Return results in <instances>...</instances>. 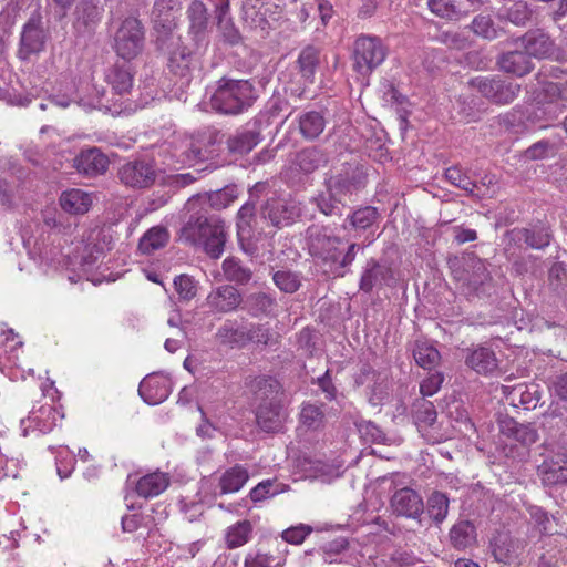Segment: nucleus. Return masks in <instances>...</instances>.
<instances>
[{"mask_svg": "<svg viewBox=\"0 0 567 567\" xmlns=\"http://www.w3.org/2000/svg\"><path fill=\"white\" fill-rule=\"evenodd\" d=\"M145 31L142 22L135 17L122 20L115 31L113 49L126 61L135 59L144 49Z\"/></svg>", "mask_w": 567, "mask_h": 567, "instance_id": "8", "label": "nucleus"}, {"mask_svg": "<svg viewBox=\"0 0 567 567\" xmlns=\"http://www.w3.org/2000/svg\"><path fill=\"white\" fill-rule=\"evenodd\" d=\"M445 178L454 186L465 190L471 195L474 194V190L477 187L476 183L463 174L458 166L449 167L445 171Z\"/></svg>", "mask_w": 567, "mask_h": 567, "instance_id": "62", "label": "nucleus"}, {"mask_svg": "<svg viewBox=\"0 0 567 567\" xmlns=\"http://www.w3.org/2000/svg\"><path fill=\"white\" fill-rule=\"evenodd\" d=\"M172 391V380L168 374L153 372L147 374L140 383L138 394L150 405L164 402Z\"/></svg>", "mask_w": 567, "mask_h": 567, "instance_id": "19", "label": "nucleus"}, {"mask_svg": "<svg viewBox=\"0 0 567 567\" xmlns=\"http://www.w3.org/2000/svg\"><path fill=\"white\" fill-rule=\"evenodd\" d=\"M548 282L553 290L564 291L567 286V265L561 261L554 262L548 270Z\"/></svg>", "mask_w": 567, "mask_h": 567, "instance_id": "63", "label": "nucleus"}, {"mask_svg": "<svg viewBox=\"0 0 567 567\" xmlns=\"http://www.w3.org/2000/svg\"><path fill=\"white\" fill-rule=\"evenodd\" d=\"M498 18L501 20L509 21L515 25L523 27L530 20L532 10L525 1L516 0L508 8L501 9Z\"/></svg>", "mask_w": 567, "mask_h": 567, "instance_id": "50", "label": "nucleus"}, {"mask_svg": "<svg viewBox=\"0 0 567 567\" xmlns=\"http://www.w3.org/2000/svg\"><path fill=\"white\" fill-rule=\"evenodd\" d=\"M261 142V131L257 123L251 127L236 131L229 135L226 145L233 155H245L252 151Z\"/></svg>", "mask_w": 567, "mask_h": 567, "instance_id": "30", "label": "nucleus"}, {"mask_svg": "<svg viewBox=\"0 0 567 567\" xmlns=\"http://www.w3.org/2000/svg\"><path fill=\"white\" fill-rule=\"evenodd\" d=\"M328 162L327 154L319 147H306L297 153L295 164L305 174H311Z\"/></svg>", "mask_w": 567, "mask_h": 567, "instance_id": "44", "label": "nucleus"}, {"mask_svg": "<svg viewBox=\"0 0 567 567\" xmlns=\"http://www.w3.org/2000/svg\"><path fill=\"white\" fill-rule=\"evenodd\" d=\"M249 480V473L243 465L227 468L219 477L220 494H231L240 491Z\"/></svg>", "mask_w": 567, "mask_h": 567, "instance_id": "42", "label": "nucleus"}, {"mask_svg": "<svg viewBox=\"0 0 567 567\" xmlns=\"http://www.w3.org/2000/svg\"><path fill=\"white\" fill-rule=\"evenodd\" d=\"M436 416L437 414L432 402L421 399L414 404L413 419L420 430L427 429L433 425Z\"/></svg>", "mask_w": 567, "mask_h": 567, "instance_id": "51", "label": "nucleus"}, {"mask_svg": "<svg viewBox=\"0 0 567 567\" xmlns=\"http://www.w3.org/2000/svg\"><path fill=\"white\" fill-rule=\"evenodd\" d=\"M221 269L225 279L238 286L248 285L254 277L252 269L237 257H227L221 264Z\"/></svg>", "mask_w": 567, "mask_h": 567, "instance_id": "37", "label": "nucleus"}, {"mask_svg": "<svg viewBox=\"0 0 567 567\" xmlns=\"http://www.w3.org/2000/svg\"><path fill=\"white\" fill-rule=\"evenodd\" d=\"M238 197V189L235 185H227L221 189L208 194L209 206L216 210L227 208Z\"/></svg>", "mask_w": 567, "mask_h": 567, "instance_id": "56", "label": "nucleus"}, {"mask_svg": "<svg viewBox=\"0 0 567 567\" xmlns=\"http://www.w3.org/2000/svg\"><path fill=\"white\" fill-rule=\"evenodd\" d=\"M477 533L470 520H460L450 529V542L455 549L463 550L476 544Z\"/></svg>", "mask_w": 567, "mask_h": 567, "instance_id": "38", "label": "nucleus"}, {"mask_svg": "<svg viewBox=\"0 0 567 567\" xmlns=\"http://www.w3.org/2000/svg\"><path fill=\"white\" fill-rule=\"evenodd\" d=\"M381 219V213L377 207L361 206L355 208L346 217L342 228L344 230H354L357 233L368 231L369 235L373 236Z\"/></svg>", "mask_w": 567, "mask_h": 567, "instance_id": "26", "label": "nucleus"}, {"mask_svg": "<svg viewBox=\"0 0 567 567\" xmlns=\"http://www.w3.org/2000/svg\"><path fill=\"white\" fill-rule=\"evenodd\" d=\"M499 431L503 435L526 446L536 443L539 439L538 431L534 424L518 423L509 416L499 420Z\"/></svg>", "mask_w": 567, "mask_h": 567, "instance_id": "31", "label": "nucleus"}, {"mask_svg": "<svg viewBox=\"0 0 567 567\" xmlns=\"http://www.w3.org/2000/svg\"><path fill=\"white\" fill-rule=\"evenodd\" d=\"M529 58L546 59L554 52V41L540 29L529 30L518 39Z\"/></svg>", "mask_w": 567, "mask_h": 567, "instance_id": "29", "label": "nucleus"}, {"mask_svg": "<svg viewBox=\"0 0 567 567\" xmlns=\"http://www.w3.org/2000/svg\"><path fill=\"white\" fill-rule=\"evenodd\" d=\"M429 515L435 523H442L449 513V498L444 493L434 492L427 499Z\"/></svg>", "mask_w": 567, "mask_h": 567, "instance_id": "57", "label": "nucleus"}, {"mask_svg": "<svg viewBox=\"0 0 567 567\" xmlns=\"http://www.w3.org/2000/svg\"><path fill=\"white\" fill-rule=\"evenodd\" d=\"M110 166L109 157L97 147L81 150L73 158L75 171L89 178L104 175Z\"/></svg>", "mask_w": 567, "mask_h": 567, "instance_id": "20", "label": "nucleus"}, {"mask_svg": "<svg viewBox=\"0 0 567 567\" xmlns=\"http://www.w3.org/2000/svg\"><path fill=\"white\" fill-rule=\"evenodd\" d=\"M63 414L52 405H42L28 417L29 422L34 424L41 433H49L62 421Z\"/></svg>", "mask_w": 567, "mask_h": 567, "instance_id": "39", "label": "nucleus"}, {"mask_svg": "<svg viewBox=\"0 0 567 567\" xmlns=\"http://www.w3.org/2000/svg\"><path fill=\"white\" fill-rule=\"evenodd\" d=\"M287 419V411L284 402L262 403L256 406V420L259 427L265 432H279Z\"/></svg>", "mask_w": 567, "mask_h": 567, "instance_id": "27", "label": "nucleus"}, {"mask_svg": "<svg viewBox=\"0 0 567 567\" xmlns=\"http://www.w3.org/2000/svg\"><path fill=\"white\" fill-rule=\"evenodd\" d=\"M182 237L192 245L202 246L209 257L217 259L225 248V225L217 216L196 213L182 228Z\"/></svg>", "mask_w": 567, "mask_h": 567, "instance_id": "1", "label": "nucleus"}, {"mask_svg": "<svg viewBox=\"0 0 567 567\" xmlns=\"http://www.w3.org/2000/svg\"><path fill=\"white\" fill-rule=\"evenodd\" d=\"M498 68L508 74L524 76L532 72L534 63L525 51L514 50L502 53L497 58Z\"/></svg>", "mask_w": 567, "mask_h": 567, "instance_id": "32", "label": "nucleus"}, {"mask_svg": "<svg viewBox=\"0 0 567 567\" xmlns=\"http://www.w3.org/2000/svg\"><path fill=\"white\" fill-rule=\"evenodd\" d=\"M466 365L484 375H494L501 372L497 357H466Z\"/></svg>", "mask_w": 567, "mask_h": 567, "instance_id": "58", "label": "nucleus"}, {"mask_svg": "<svg viewBox=\"0 0 567 567\" xmlns=\"http://www.w3.org/2000/svg\"><path fill=\"white\" fill-rule=\"evenodd\" d=\"M538 97L547 104H559L561 107H567V80L546 82Z\"/></svg>", "mask_w": 567, "mask_h": 567, "instance_id": "48", "label": "nucleus"}, {"mask_svg": "<svg viewBox=\"0 0 567 567\" xmlns=\"http://www.w3.org/2000/svg\"><path fill=\"white\" fill-rule=\"evenodd\" d=\"M49 39L48 31L43 28L42 17L34 12L22 28L20 38L19 56L28 60L32 54L44 51Z\"/></svg>", "mask_w": 567, "mask_h": 567, "instance_id": "14", "label": "nucleus"}, {"mask_svg": "<svg viewBox=\"0 0 567 567\" xmlns=\"http://www.w3.org/2000/svg\"><path fill=\"white\" fill-rule=\"evenodd\" d=\"M450 262L454 278L466 295L478 296L492 281L486 262L473 254L463 257L462 261L455 258Z\"/></svg>", "mask_w": 567, "mask_h": 567, "instance_id": "3", "label": "nucleus"}, {"mask_svg": "<svg viewBox=\"0 0 567 567\" xmlns=\"http://www.w3.org/2000/svg\"><path fill=\"white\" fill-rule=\"evenodd\" d=\"M277 6L264 3L261 0H245L243 3V20L251 30L266 38L274 23L278 20L275 17Z\"/></svg>", "mask_w": 567, "mask_h": 567, "instance_id": "12", "label": "nucleus"}, {"mask_svg": "<svg viewBox=\"0 0 567 567\" xmlns=\"http://www.w3.org/2000/svg\"><path fill=\"white\" fill-rule=\"evenodd\" d=\"M61 208L71 215H83L89 212L92 205V198L89 193L71 188L62 192L59 198Z\"/></svg>", "mask_w": 567, "mask_h": 567, "instance_id": "35", "label": "nucleus"}, {"mask_svg": "<svg viewBox=\"0 0 567 567\" xmlns=\"http://www.w3.org/2000/svg\"><path fill=\"white\" fill-rule=\"evenodd\" d=\"M275 286L285 293H293L301 286V278L298 272L289 269H279L272 272Z\"/></svg>", "mask_w": 567, "mask_h": 567, "instance_id": "53", "label": "nucleus"}, {"mask_svg": "<svg viewBox=\"0 0 567 567\" xmlns=\"http://www.w3.org/2000/svg\"><path fill=\"white\" fill-rule=\"evenodd\" d=\"M188 35L196 47L208 42V33L212 29L210 13L202 0H192L186 8Z\"/></svg>", "mask_w": 567, "mask_h": 567, "instance_id": "15", "label": "nucleus"}, {"mask_svg": "<svg viewBox=\"0 0 567 567\" xmlns=\"http://www.w3.org/2000/svg\"><path fill=\"white\" fill-rule=\"evenodd\" d=\"M258 99V93L249 80L221 78L210 96L212 109L226 115L247 112Z\"/></svg>", "mask_w": 567, "mask_h": 567, "instance_id": "2", "label": "nucleus"}, {"mask_svg": "<svg viewBox=\"0 0 567 567\" xmlns=\"http://www.w3.org/2000/svg\"><path fill=\"white\" fill-rule=\"evenodd\" d=\"M159 174L153 158L135 157L123 163L116 172L120 183L132 189H146L152 187Z\"/></svg>", "mask_w": 567, "mask_h": 567, "instance_id": "7", "label": "nucleus"}, {"mask_svg": "<svg viewBox=\"0 0 567 567\" xmlns=\"http://www.w3.org/2000/svg\"><path fill=\"white\" fill-rule=\"evenodd\" d=\"M367 175L357 164H343L341 169L324 178V187L339 194L341 197L351 195L365 186Z\"/></svg>", "mask_w": 567, "mask_h": 567, "instance_id": "13", "label": "nucleus"}, {"mask_svg": "<svg viewBox=\"0 0 567 567\" xmlns=\"http://www.w3.org/2000/svg\"><path fill=\"white\" fill-rule=\"evenodd\" d=\"M286 488L285 484L275 480H265L249 492V497L254 503H258L284 493Z\"/></svg>", "mask_w": 567, "mask_h": 567, "instance_id": "52", "label": "nucleus"}, {"mask_svg": "<svg viewBox=\"0 0 567 567\" xmlns=\"http://www.w3.org/2000/svg\"><path fill=\"white\" fill-rule=\"evenodd\" d=\"M546 486L567 484V450L549 454L537 470Z\"/></svg>", "mask_w": 567, "mask_h": 567, "instance_id": "22", "label": "nucleus"}, {"mask_svg": "<svg viewBox=\"0 0 567 567\" xmlns=\"http://www.w3.org/2000/svg\"><path fill=\"white\" fill-rule=\"evenodd\" d=\"M74 27L81 31H90L100 20V10L95 0H82L74 11Z\"/></svg>", "mask_w": 567, "mask_h": 567, "instance_id": "43", "label": "nucleus"}, {"mask_svg": "<svg viewBox=\"0 0 567 567\" xmlns=\"http://www.w3.org/2000/svg\"><path fill=\"white\" fill-rule=\"evenodd\" d=\"M298 350L306 353L312 354L322 350L321 334L310 329L309 327L303 328L297 336Z\"/></svg>", "mask_w": 567, "mask_h": 567, "instance_id": "54", "label": "nucleus"}, {"mask_svg": "<svg viewBox=\"0 0 567 567\" xmlns=\"http://www.w3.org/2000/svg\"><path fill=\"white\" fill-rule=\"evenodd\" d=\"M169 485V476L164 472H152L141 478L135 484V491L143 498H152L162 494Z\"/></svg>", "mask_w": 567, "mask_h": 567, "instance_id": "34", "label": "nucleus"}, {"mask_svg": "<svg viewBox=\"0 0 567 567\" xmlns=\"http://www.w3.org/2000/svg\"><path fill=\"white\" fill-rule=\"evenodd\" d=\"M109 84L115 93H128L133 86V74L126 64H115L106 75Z\"/></svg>", "mask_w": 567, "mask_h": 567, "instance_id": "46", "label": "nucleus"}, {"mask_svg": "<svg viewBox=\"0 0 567 567\" xmlns=\"http://www.w3.org/2000/svg\"><path fill=\"white\" fill-rule=\"evenodd\" d=\"M214 152L208 150L207 146H204L199 141L192 142L187 150L183 153V161L189 165H195L197 163L207 161L213 158Z\"/></svg>", "mask_w": 567, "mask_h": 567, "instance_id": "60", "label": "nucleus"}, {"mask_svg": "<svg viewBox=\"0 0 567 567\" xmlns=\"http://www.w3.org/2000/svg\"><path fill=\"white\" fill-rule=\"evenodd\" d=\"M472 29L474 33L485 39L492 40L498 37V32L489 16H477L472 21Z\"/></svg>", "mask_w": 567, "mask_h": 567, "instance_id": "64", "label": "nucleus"}, {"mask_svg": "<svg viewBox=\"0 0 567 567\" xmlns=\"http://www.w3.org/2000/svg\"><path fill=\"white\" fill-rule=\"evenodd\" d=\"M311 203L322 215L332 218H341L346 207L343 197L330 190V187H324L323 190L319 192L312 197Z\"/></svg>", "mask_w": 567, "mask_h": 567, "instance_id": "33", "label": "nucleus"}, {"mask_svg": "<svg viewBox=\"0 0 567 567\" xmlns=\"http://www.w3.org/2000/svg\"><path fill=\"white\" fill-rule=\"evenodd\" d=\"M320 49L312 44L306 45L298 55V71L301 76L310 83H312L315 80V74L320 64Z\"/></svg>", "mask_w": 567, "mask_h": 567, "instance_id": "41", "label": "nucleus"}, {"mask_svg": "<svg viewBox=\"0 0 567 567\" xmlns=\"http://www.w3.org/2000/svg\"><path fill=\"white\" fill-rule=\"evenodd\" d=\"M161 50L169 55L167 64L169 72L188 82L194 69V58L190 49L181 44V37L175 33L171 45Z\"/></svg>", "mask_w": 567, "mask_h": 567, "instance_id": "21", "label": "nucleus"}, {"mask_svg": "<svg viewBox=\"0 0 567 567\" xmlns=\"http://www.w3.org/2000/svg\"><path fill=\"white\" fill-rule=\"evenodd\" d=\"M243 302L241 291L225 284L214 288L206 298V305L214 313H229L240 309Z\"/></svg>", "mask_w": 567, "mask_h": 567, "instance_id": "17", "label": "nucleus"}, {"mask_svg": "<svg viewBox=\"0 0 567 567\" xmlns=\"http://www.w3.org/2000/svg\"><path fill=\"white\" fill-rule=\"evenodd\" d=\"M252 525L249 520H240L229 526L226 532V545L234 549L244 546L250 539Z\"/></svg>", "mask_w": 567, "mask_h": 567, "instance_id": "49", "label": "nucleus"}, {"mask_svg": "<svg viewBox=\"0 0 567 567\" xmlns=\"http://www.w3.org/2000/svg\"><path fill=\"white\" fill-rule=\"evenodd\" d=\"M174 288L179 300L189 301L197 293V285L193 277L188 275H179L174 279Z\"/></svg>", "mask_w": 567, "mask_h": 567, "instance_id": "61", "label": "nucleus"}, {"mask_svg": "<svg viewBox=\"0 0 567 567\" xmlns=\"http://www.w3.org/2000/svg\"><path fill=\"white\" fill-rule=\"evenodd\" d=\"M484 97L495 104L512 103L520 92V85L514 81L504 80L499 76H477L470 81Z\"/></svg>", "mask_w": 567, "mask_h": 567, "instance_id": "11", "label": "nucleus"}, {"mask_svg": "<svg viewBox=\"0 0 567 567\" xmlns=\"http://www.w3.org/2000/svg\"><path fill=\"white\" fill-rule=\"evenodd\" d=\"M183 0H154L151 18L157 49H167L177 28L175 13L182 9Z\"/></svg>", "mask_w": 567, "mask_h": 567, "instance_id": "6", "label": "nucleus"}, {"mask_svg": "<svg viewBox=\"0 0 567 567\" xmlns=\"http://www.w3.org/2000/svg\"><path fill=\"white\" fill-rule=\"evenodd\" d=\"M349 543L343 537H338L327 543L320 549L322 560L327 564L340 563V555L348 549Z\"/></svg>", "mask_w": 567, "mask_h": 567, "instance_id": "59", "label": "nucleus"}, {"mask_svg": "<svg viewBox=\"0 0 567 567\" xmlns=\"http://www.w3.org/2000/svg\"><path fill=\"white\" fill-rule=\"evenodd\" d=\"M302 213L301 204L293 198H285L272 194L260 205V218L268 220L276 228L292 225Z\"/></svg>", "mask_w": 567, "mask_h": 567, "instance_id": "9", "label": "nucleus"}, {"mask_svg": "<svg viewBox=\"0 0 567 567\" xmlns=\"http://www.w3.org/2000/svg\"><path fill=\"white\" fill-rule=\"evenodd\" d=\"M327 120L322 111H307L298 116V128L301 136L313 141L324 131Z\"/></svg>", "mask_w": 567, "mask_h": 567, "instance_id": "36", "label": "nucleus"}, {"mask_svg": "<svg viewBox=\"0 0 567 567\" xmlns=\"http://www.w3.org/2000/svg\"><path fill=\"white\" fill-rule=\"evenodd\" d=\"M249 342L271 349L279 343V334L271 331L267 323H252L248 328L247 344Z\"/></svg>", "mask_w": 567, "mask_h": 567, "instance_id": "47", "label": "nucleus"}, {"mask_svg": "<svg viewBox=\"0 0 567 567\" xmlns=\"http://www.w3.org/2000/svg\"><path fill=\"white\" fill-rule=\"evenodd\" d=\"M309 254L324 262H337L340 259L339 245L342 239L330 233L329 228L311 225L306 230Z\"/></svg>", "mask_w": 567, "mask_h": 567, "instance_id": "10", "label": "nucleus"}, {"mask_svg": "<svg viewBox=\"0 0 567 567\" xmlns=\"http://www.w3.org/2000/svg\"><path fill=\"white\" fill-rule=\"evenodd\" d=\"M267 188V183H256L249 189L248 200L237 212V237L240 248L247 254H252L255 251L251 238L254 233L258 229L257 205Z\"/></svg>", "mask_w": 567, "mask_h": 567, "instance_id": "4", "label": "nucleus"}, {"mask_svg": "<svg viewBox=\"0 0 567 567\" xmlns=\"http://www.w3.org/2000/svg\"><path fill=\"white\" fill-rule=\"evenodd\" d=\"M394 280L393 270L390 266L371 258L364 266L359 287L360 290L369 293L373 288L391 286Z\"/></svg>", "mask_w": 567, "mask_h": 567, "instance_id": "25", "label": "nucleus"}, {"mask_svg": "<svg viewBox=\"0 0 567 567\" xmlns=\"http://www.w3.org/2000/svg\"><path fill=\"white\" fill-rule=\"evenodd\" d=\"M506 237L518 247L525 245L527 248L539 250L550 245L553 235L549 227L533 225L530 227L513 228L506 233Z\"/></svg>", "mask_w": 567, "mask_h": 567, "instance_id": "18", "label": "nucleus"}, {"mask_svg": "<svg viewBox=\"0 0 567 567\" xmlns=\"http://www.w3.org/2000/svg\"><path fill=\"white\" fill-rule=\"evenodd\" d=\"M388 49L375 35L361 34L353 42V70L368 78L385 60Z\"/></svg>", "mask_w": 567, "mask_h": 567, "instance_id": "5", "label": "nucleus"}, {"mask_svg": "<svg viewBox=\"0 0 567 567\" xmlns=\"http://www.w3.org/2000/svg\"><path fill=\"white\" fill-rule=\"evenodd\" d=\"M502 393L511 405L525 410L535 409L540 401V393L535 384L503 385Z\"/></svg>", "mask_w": 567, "mask_h": 567, "instance_id": "28", "label": "nucleus"}, {"mask_svg": "<svg viewBox=\"0 0 567 567\" xmlns=\"http://www.w3.org/2000/svg\"><path fill=\"white\" fill-rule=\"evenodd\" d=\"M169 239L168 230L163 226L148 229L140 239L138 249L143 255H151L166 246Z\"/></svg>", "mask_w": 567, "mask_h": 567, "instance_id": "45", "label": "nucleus"}, {"mask_svg": "<svg viewBox=\"0 0 567 567\" xmlns=\"http://www.w3.org/2000/svg\"><path fill=\"white\" fill-rule=\"evenodd\" d=\"M393 514L416 519L424 511L422 497L410 487L398 489L390 499Z\"/></svg>", "mask_w": 567, "mask_h": 567, "instance_id": "24", "label": "nucleus"}, {"mask_svg": "<svg viewBox=\"0 0 567 567\" xmlns=\"http://www.w3.org/2000/svg\"><path fill=\"white\" fill-rule=\"evenodd\" d=\"M256 405L284 402L285 391L281 383L269 375H258L247 383Z\"/></svg>", "mask_w": 567, "mask_h": 567, "instance_id": "23", "label": "nucleus"}, {"mask_svg": "<svg viewBox=\"0 0 567 567\" xmlns=\"http://www.w3.org/2000/svg\"><path fill=\"white\" fill-rule=\"evenodd\" d=\"M240 310L252 319H271L277 317L278 302L276 297L264 290L243 293Z\"/></svg>", "mask_w": 567, "mask_h": 567, "instance_id": "16", "label": "nucleus"}, {"mask_svg": "<svg viewBox=\"0 0 567 567\" xmlns=\"http://www.w3.org/2000/svg\"><path fill=\"white\" fill-rule=\"evenodd\" d=\"M248 329L239 327L236 320H226L218 329L216 339L231 348H244L247 344Z\"/></svg>", "mask_w": 567, "mask_h": 567, "instance_id": "40", "label": "nucleus"}, {"mask_svg": "<svg viewBox=\"0 0 567 567\" xmlns=\"http://www.w3.org/2000/svg\"><path fill=\"white\" fill-rule=\"evenodd\" d=\"M300 423L307 430L317 431L324 424V413L315 404H303L300 412Z\"/></svg>", "mask_w": 567, "mask_h": 567, "instance_id": "55", "label": "nucleus"}]
</instances>
